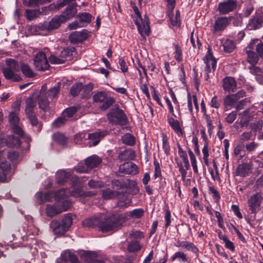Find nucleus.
I'll return each instance as SVG.
<instances>
[{
    "label": "nucleus",
    "instance_id": "1",
    "mask_svg": "<svg viewBox=\"0 0 263 263\" xmlns=\"http://www.w3.org/2000/svg\"><path fill=\"white\" fill-rule=\"evenodd\" d=\"M5 144L9 147H18L21 145L20 139L14 136H9L7 139H2L0 141V169L2 171V174L0 173V181L7 182L10 180L12 175L10 172V164L6 160H2L3 149L1 146Z\"/></svg>",
    "mask_w": 263,
    "mask_h": 263
},
{
    "label": "nucleus",
    "instance_id": "2",
    "mask_svg": "<svg viewBox=\"0 0 263 263\" xmlns=\"http://www.w3.org/2000/svg\"><path fill=\"white\" fill-rule=\"evenodd\" d=\"M46 85H43L38 96L39 108L44 112L49 110L51 102L57 97L60 89V84L58 83L48 90H46Z\"/></svg>",
    "mask_w": 263,
    "mask_h": 263
},
{
    "label": "nucleus",
    "instance_id": "3",
    "mask_svg": "<svg viewBox=\"0 0 263 263\" xmlns=\"http://www.w3.org/2000/svg\"><path fill=\"white\" fill-rule=\"evenodd\" d=\"M95 193L93 192H84L79 187H74L72 190L68 189H62L59 190L55 194V197L57 200V202H60L61 205L62 201L65 200L69 201L66 198V197L70 195L76 198H85L86 197H90L95 195Z\"/></svg>",
    "mask_w": 263,
    "mask_h": 263
},
{
    "label": "nucleus",
    "instance_id": "4",
    "mask_svg": "<svg viewBox=\"0 0 263 263\" xmlns=\"http://www.w3.org/2000/svg\"><path fill=\"white\" fill-rule=\"evenodd\" d=\"M124 217L121 214H115L101 221L100 229L103 232H108L120 228L124 223Z\"/></svg>",
    "mask_w": 263,
    "mask_h": 263
},
{
    "label": "nucleus",
    "instance_id": "5",
    "mask_svg": "<svg viewBox=\"0 0 263 263\" xmlns=\"http://www.w3.org/2000/svg\"><path fill=\"white\" fill-rule=\"evenodd\" d=\"M72 223V215L68 213L65 215L61 222L57 220L51 221L50 227L57 236L64 235L68 231Z\"/></svg>",
    "mask_w": 263,
    "mask_h": 263
},
{
    "label": "nucleus",
    "instance_id": "6",
    "mask_svg": "<svg viewBox=\"0 0 263 263\" xmlns=\"http://www.w3.org/2000/svg\"><path fill=\"white\" fill-rule=\"evenodd\" d=\"M6 67L2 68L4 76L7 80L14 82H19L21 77L15 73L19 71L20 66L18 63L14 59H8L6 60Z\"/></svg>",
    "mask_w": 263,
    "mask_h": 263
},
{
    "label": "nucleus",
    "instance_id": "7",
    "mask_svg": "<svg viewBox=\"0 0 263 263\" xmlns=\"http://www.w3.org/2000/svg\"><path fill=\"white\" fill-rule=\"evenodd\" d=\"M137 17L134 20L136 25L137 26L139 32L142 36L147 35L150 33V28L149 25V20L146 15H144L142 18L137 9H134Z\"/></svg>",
    "mask_w": 263,
    "mask_h": 263
},
{
    "label": "nucleus",
    "instance_id": "8",
    "mask_svg": "<svg viewBox=\"0 0 263 263\" xmlns=\"http://www.w3.org/2000/svg\"><path fill=\"white\" fill-rule=\"evenodd\" d=\"M61 203L62 205H61L60 202H56L55 204L53 205L47 204L46 208V215L50 217H54L58 214L67 211L70 206V202L66 200L62 201Z\"/></svg>",
    "mask_w": 263,
    "mask_h": 263
},
{
    "label": "nucleus",
    "instance_id": "9",
    "mask_svg": "<svg viewBox=\"0 0 263 263\" xmlns=\"http://www.w3.org/2000/svg\"><path fill=\"white\" fill-rule=\"evenodd\" d=\"M93 99L95 102L102 103L100 106L102 110L107 109L115 102L114 98L108 96L105 91L97 92L93 96Z\"/></svg>",
    "mask_w": 263,
    "mask_h": 263
},
{
    "label": "nucleus",
    "instance_id": "10",
    "mask_svg": "<svg viewBox=\"0 0 263 263\" xmlns=\"http://www.w3.org/2000/svg\"><path fill=\"white\" fill-rule=\"evenodd\" d=\"M108 118L112 124L123 125L126 124V117L119 108L112 109L108 114Z\"/></svg>",
    "mask_w": 263,
    "mask_h": 263
},
{
    "label": "nucleus",
    "instance_id": "11",
    "mask_svg": "<svg viewBox=\"0 0 263 263\" xmlns=\"http://www.w3.org/2000/svg\"><path fill=\"white\" fill-rule=\"evenodd\" d=\"M73 51L71 49L63 48L60 54L57 57L51 55L49 58L51 64H60L65 63L67 61L71 60L72 57Z\"/></svg>",
    "mask_w": 263,
    "mask_h": 263
},
{
    "label": "nucleus",
    "instance_id": "12",
    "mask_svg": "<svg viewBox=\"0 0 263 263\" xmlns=\"http://www.w3.org/2000/svg\"><path fill=\"white\" fill-rule=\"evenodd\" d=\"M263 25V12L256 10L255 14L250 19L247 24L249 30H256Z\"/></svg>",
    "mask_w": 263,
    "mask_h": 263
},
{
    "label": "nucleus",
    "instance_id": "13",
    "mask_svg": "<svg viewBox=\"0 0 263 263\" xmlns=\"http://www.w3.org/2000/svg\"><path fill=\"white\" fill-rule=\"evenodd\" d=\"M34 65L39 70H45L48 68V64L45 52H38L34 58Z\"/></svg>",
    "mask_w": 263,
    "mask_h": 263
},
{
    "label": "nucleus",
    "instance_id": "14",
    "mask_svg": "<svg viewBox=\"0 0 263 263\" xmlns=\"http://www.w3.org/2000/svg\"><path fill=\"white\" fill-rule=\"evenodd\" d=\"M105 219V215L102 213L98 214L94 216L85 219L83 221V226L85 228H94L99 227L101 223V221Z\"/></svg>",
    "mask_w": 263,
    "mask_h": 263
},
{
    "label": "nucleus",
    "instance_id": "15",
    "mask_svg": "<svg viewBox=\"0 0 263 263\" xmlns=\"http://www.w3.org/2000/svg\"><path fill=\"white\" fill-rule=\"evenodd\" d=\"M88 37V32L86 29L81 31H73L69 35L70 41L73 44H78L86 40Z\"/></svg>",
    "mask_w": 263,
    "mask_h": 263
},
{
    "label": "nucleus",
    "instance_id": "16",
    "mask_svg": "<svg viewBox=\"0 0 263 263\" xmlns=\"http://www.w3.org/2000/svg\"><path fill=\"white\" fill-rule=\"evenodd\" d=\"M108 134L107 131H98L95 133L89 134L87 139L89 140V146L97 145L105 136Z\"/></svg>",
    "mask_w": 263,
    "mask_h": 263
},
{
    "label": "nucleus",
    "instance_id": "17",
    "mask_svg": "<svg viewBox=\"0 0 263 263\" xmlns=\"http://www.w3.org/2000/svg\"><path fill=\"white\" fill-rule=\"evenodd\" d=\"M261 201V197L258 194H254L250 197L248 203L251 213H255L259 210Z\"/></svg>",
    "mask_w": 263,
    "mask_h": 263
},
{
    "label": "nucleus",
    "instance_id": "18",
    "mask_svg": "<svg viewBox=\"0 0 263 263\" xmlns=\"http://www.w3.org/2000/svg\"><path fill=\"white\" fill-rule=\"evenodd\" d=\"M236 6L235 0H227L218 4V11L222 14H226L232 11Z\"/></svg>",
    "mask_w": 263,
    "mask_h": 263
},
{
    "label": "nucleus",
    "instance_id": "19",
    "mask_svg": "<svg viewBox=\"0 0 263 263\" xmlns=\"http://www.w3.org/2000/svg\"><path fill=\"white\" fill-rule=\"evenodd\" d=\"M231 17L226 16L219 17L215 21L214 30L215 32H221L230 23Z\"/></svg>",
    "mask_w": 263,
    "mask_h": 263
},
{
    "label": "nucleus",
    "instance_id": "20",
    "mask_svg": "<svg viewBox=\"0 0 263 263\" xmlns=\"http://www.w3.org/2000/svg\"><path fill=\"white\" fill-rule=\"evenodd\" d=\"M119 172L125 174L135 175L138 173V168L135 163L126 162L119 166Z\"/></svg>",
    "mask_w": 263,
    "mask_h": 263
},
{
    "label": "nucleus",
    "instance_id": "21",
    "mask_svg": "<svg viewBox=\"0 0 263 263\" xmlns=\"http://www.w3.org/2000/svg\"><path fill=\"white\" fill-rule=\"evenodd\" d=\"M77 4L76 3H72L69 5L64 11L60 15L65 22L72 18L77 13Z\"/></svg>",
    "mask_w": 263,
    "mask_h": 263
},
{
    "label": "nucleus",
    "instance_id": "22",
    "mask_svg": "<svg viewBox=\"0 0 263 263\" xmlns=\"http://www.w3.org/2000/svg\"><path fill=\"white\" fill-rule=\"evenodd\" d=\"M144 210L142 208L135 209L132 211L121 214V216L124 217V222L126 221L128 218L133 219H140L143 215Z\"/></svg>",
    "mask_w": 263,
    "mask_h": 263
},
{
    "label": "nucleus",
    "instance_id": "23",
    "mask_svg": "<svg viewBox=\"0 0 263 263\" xmlns=\"http://www.w3.org/2000/svg\"><path fill=\"white\" fill-rule=\"evenodd\" d=\"M203 61L206 65L205 68V72H211L212 71H215L216 68V60L213 55L208 53L203 58Z\"/></svg>",
    "mask_w": 263,
    "mask_h": 263
},
{
    "label": "nucleus",
    "instance_id": "24",
    "mask_svg": "<svg viewBox=\"0 0 263 263\" xmlns=\"http://www.w3.org/2000/svg\"><path fill=\"white\" fill-rule=\"evenodd\" d=\"M236 86V82L233 78L227 77L223 79L222 87L226 91L234 92Z\"/></svg>",
    "mask_w": 263,
    "mask_h": 263
},
{
    "label": "nucleus",
    "instance_id": "25",
    "mask_svg": "<svg viewBox=\"0 0 263 263\" xmlns=\"http://www.w3.org/2000/svg\"><path fill=\"white\" fill-rule=\"evenodd\" d=\"M249 49H255L257 55L263 58V42L257 39L252 40L248 45Z\"/></svg>",
    "mask_w": 263,
    "mask_h": 263
},
{
    "label": "nucleus",
    "instance_id": "26",
    "mask_svg": "<svg viewBox=\"0 0 263 263\" xmlns=\"http://www.w3.org/2000/svg\"><path fill=\"white\" fill-rule=\"evenodd\" d=\"M81 258L87 263H105L99 259V256L95 252H84L81 255Z\"/></svg>",
    "mask_w": 263,
    "mask_h": 263
},
{
    "label": "nucleus",
    "instance_id": "27",
    "mask_svg": "<svg viewBox=\"0 0 263 263\" xmlns=\"http://www.w3.org/2000/svg\"><path fill=\"white\" fill-rule=\"evenodd\" d=\"M61 15L55 16L48 23L45 24L44 28L47 30H53L58 28L61 24L65 22Z\"/></svg>",
    "mask_w": 263,
    "mask_h": 263
},
{
    "label": "nucleus",
    "instance_id": "28",
    "mask_svg": "<svg viewBox=\"0 0 263 263\" xmlns=\"http://www.w3.org/2000/svg\"><path fill=\"white\" fill-rule=\"evenodd\" d=\"M175 246L194 253H197L199 251L198 248L193 243L188 241H178Z\"/></svg>",
    "mask_w": 263,
    "mask_h": 263
},
{
    "label": "nucleus",
    "instance_id": "29",
    "mask_svg": "<svg viewBox=\"0 0 263 263\" xmlns=\"http://www.w3.org/2000/svg\"><path fill=\"white\" fill-rule=\"evenodd\" d=\"M101 159L97 155H92L86 159L85 165L87 168L91 169L97 167L101 162Z\"/></svg>",
    "mask_w": 263,
    "mask_h": 263
},
{
    "label": "nucleus",
    "instance_id": "30",
    "mask_svg": "<svg viewBox=\"0 0 263 263\" xmlns=\"http://www.w3.org/2000/svg\"><path fill=\"white\" fill-rule=\"evenodd\" d=\"M53 196V194L51 193L43 194L42 192H38L35 194L36 201L39 204H42L45 202L51 201Z\"/></svg>",
    "mask_w": 263,
    "mask_h": 263
},
{
    "label": "nucleus",
    "instance_id": "31",
    "mask_svg": "<svg viewBox=\"0 0 263 263\" xmlns=\"http://www.w3.org/2000/svg\"><path fill=\"white\" fill-rule=\"evenodd\" d=\"M132 200L128 198L126 194H122L118 197L117 202V206L120 208H126L128 207L131 203Z\"/></svg>",
    "mask_w": 263,
    "mask_h": 263
},
{
    "label": "nucleus",
    "instance_id": "32",
    "mask_svg": "<svg viewBox=\"0 0 263 263\" xmlns=\"http://www.w3.org/2000/svg\"><path fill=\"white\" fill-rule=\"evenodd\" d=\"M70 172H66L64 170L58 171L56 174V180L58 183L62 184L66 181L71 176Z\"/></svg>",
    "mask_w": 263,
    "mask_h": 263
},
{
    "label": "nucleus",
    "instance_id": "33",
    "mask_svg": "<svg viewBox=\"0 0 263 263\" xmlns=\"http://www.w3.org/2000/svg\"><path fill=\"white\" fill-rule=\"evenodd\" d=\"M78 18L80 24L83 25V27L86 26L91 21L92 15L87 12L80 13L78 15Z\"/></svg>",
    "mask_w": 263,
    "mask_h": 263
},
{
    "label": "nucleus",
    "instance_id": "34",
    "mask_svg": "<svg viewBox=\"0 0 263 263\" xmlns=\"http://www.w3.org/2000/svg\"><path fill=\"white\" fill-rule=\"evenodd\" d=\"M135 157V153L134 151L129 149L125 150L121 152L118 158L122 161H124L128 160H132Z\"/></svg>",
    "mask_w": 263,
    "mask_h": 263
},
{
    "label": "nucleus",
    "instance_id": "35",
    "mask_svg": "<svg viewBox=\"0 0 263 263\" xmlns=\"http://www.w3.org/2000/svg\"><path fill=\"white\" fill-rule=\"evenodd\" d=\"M36 104V101L32 98H29L26 99L25 111L27 116L35 113L34 108Z\"/></svg>",
    "mask_w": 263,
    "mask_h": 263
},
{
    "label": "nucleus",
    "instance_id": "36",
    "mask_svg": "<svg viewBox=\"0 0 263 263\" xmlns=\"http://www.w3.org/2000/svg\"><path fill=\"white\" fill-rule=\"evenodd\" d=\"M253 49H249L248 46L246 47V53L247 54V61L251 64V65H255L258 62V55L256 54L253 51Z\"/></svg>",
    "mask_w": 263,
    "mask_h": 263
},
{
    "label": "nucleus",
    "instance_id": "37",
    "mask_svg": "<svg viewBox=\"0 0 263 263\" xmlns=\"http://www.w3.org/2000/svg\"><path fill=\"white\" fill-rule=\"evenodd\" d=\"M167 120L169 125L177 134L178 135L182 134V130L180 123L178 120L174 119L172 117L168 118Z\"/></svg>",
    "mask_w": 263,
    "mask_h": 263
},
{
    "label": "nucleus",
    "instance_id": "38",
    "mask_svg": "<svg viewBox=\"0 0 263 263\" xmlns=\"http://www.w3.org/2000/svg\"><path fill=\"white\" fill-rule=\"evenodd\" d=\"M63 260L70 261L72 263H80L77 257L69 251H65L61 255Z\"/></svg>",
    "mask_w": 263,
    "mask_h": 263
},
{
    "label": "nucleus",
    "instance_id": "39",
    "mask_svg": "<svg viewBox=\"0 0 263 263\" xmlns=\"http://www.w3.org/2000/svg\"><path fill=\"white\" fill-rule=\"evenodd\" d=\"M239 118L240 119V124L241 127L247 126L249 123L250 118V115L249 109H246L245 111L239 114Z\"/></svg>",
    "mask_w": 263,
    "mask_h": 263
},
{
    "label": "nucleus",
    "instance_id": "40",
    "mask_svg": "<svg viewBox=\"0 0 263 263\" xmlns=\"http://www.w3.org/2000/svg\"><path fill=\"white\" fill-rule=\"evenodd\" d=\"M51 0H23V4L27 7H37L40 5L47 2H50Z\"/></svg>",
    "mask_w": 263,
    "mask_h": 263
},
{
    "label": "nucleus",
    "instance_id": "41",
    "mask_svg": "<svg viewBox=\"0 0 263 263\" xmlns=\"http://www.w3.org/2000/svg\"><path fill=\"white\" fill-rule=\"evenodd\" d=\"M178 153L180 157L182 159L184 163V166L186 170H189L190 164L188 160V157L185 151H183L180 145H178Z\"/></svg>",
    "mask_w": 263,
    "mask_h": 263
},
{
    "label": "nucleus",
    "instance_id": "42",
    "mask_svg": "<svg viewBox=\"0 0 263 263\" xmlns=\"http://www.w3.org/2000/svg\"><path fill=\"white\" fill-rule=\"evenodd\" d=\"M172 261H175L178 259L179 262H186L188 261L186 255L182 251L176 252L171 257Z\"/></svg>",
    "mask_w": 263,
    "mask_h": 263
},
{
    "label": "nucleus",
    "instance_id": "43",
    "mask_svg": "<svg viewBox=\"0 0 263 263\" xmlns=\"http://www.w3.org/2000/svg\"><path fill=\"white\" fill-rule=\"evenodd\" d=\"M175 161L177 167H178L179 173L181 174L182 179L184 181L186 177L187 170H186L185 166L183 165V162L178 158H176Z\"/></svg>",
    "mask_w": 263,
    "mask_h": 263
},
{
    "label": "nucleus",
    "instance_id": "44",
    "mask_svg": "<svg viewBox=\"0 0 263 263\" xmlns=\"http://www.w3.org/2000/svg\"><path fill=\"white\" fill-rule=\"evenodd\" d=\"M223 50L226 53H231L235 49V46L233 41L227 39L223 43Z\"/></svg>",
    "mask_w": 263,
    "mask_h": 263
},
{
    "label": "nucleus",
    "instance_id": "45",
    "mask_svg": "<svg viewBox=\"0 0 263 263\" xmlns=\"http://www.w3.org/2000/svg\"><path fill=\"white\" fill-rule=\"evenodd\" d=\"M26 16L27 18L30 21L32 20L41 14V12L39 9L36 10H29L26 9L25 11Z\"/></svg>",
    "mask_w": 263,
    "mask_h": 263
},
{
    "label": "nucleus",
    "instance_id": "46",
    "mask_svg": "<svg viewBox=\"0 0 263 263\" xmlns=\"http://www.w3.org/2000/svg\"><path fill=\"white\" fill-rule=\"evenodd\" d=\"M52 138L53 140L61 145H64L67 142L66 137L62 134L55 133L53 135Z\"/></svg>",
    "mask_w": 263,
    "mask_h": 263
},
{
    "label": "nucleus",
    "instance_id": "47",
    "mask_svg": "<svg viewBox=\"0 0 263 263\" xmlns=\"http://www.w3.org/2000/svg\"><path fill=\"white\" fill-rule=\"evenodd\" d=\"M219 237L221 240L223 241L225 243V247L226 248L233 252L235 251V247L234 243L228 239L226 235L219 234Z\"/></svg>",
    "mask_w": 263,
    "mask_h": 263
},
{
    "label": "nucleus",
    "instance_id": "48",
    "mask_svg": "<svg viewBox=\"0 0 263 263\" xmlns=\"http://www.w3.org/2000/svg\"><path fill=\"white\" fill-rule=\"evenodd\" d=\"M121 139L122 142L127 145H133L135 143L134 137L130 134L124 135Z\"/></svg>",
    "mask_w": 263,
    "mask_h": 263
},
{
    "label": "nucleus",
    "instance_id": "49",
    "mask_svg": "<svg viewBox=\"0 0 263 263\" xmlns=\"http://www.w3.org/2000/svg\"><path fill=\"white\" fill-rule=\"evenodd\" d=\"M141 246L138 240H132L128 245L127 250L130 252H134L140 249Z\"/></svg>",
    "mask_w": 263,
    "mask_h": 263
},
{
    "label": "nucleus",
    "instance_id": "50",
    "mask_svg": "<svg viewBox=\"0 0 263 263\" xmlns=\"http://www.w3.org/2000/svg\"><path fill=\"white\" fill-rule=\"evenodd\" d=\"M93 86L91 84H87L85 86L82 85L81 90L82 91V95L84 98H89L91 94Z\"/></svg>",
    "mask_w": 263,
    "mask_h": 263
},
{
    "label": "nucleus",
    "instance_id": "51",
    "mask_svg": "<svg viewBox=\"0 0 263 263\" xmlns=\"http://www.w3.org/2000/svg\"><path fill=\"white\" fill-rule=\"evenodd\" d=\"M21 70L24 75L26 77L31 78L34 76L32 69L27 64H23L22 65Z\"/></svg>",
    "mask_w": 263,
    "mask_h": 263
},
{
    "label": "nucleus",
    "instance_id": "52",
    "mask_svg": "<svg viewBox=\"0 0 263 263\" xmlns=\"http://www.w3.org/2000/svg\"><path fill=\"white\" fill-rule=\"evenodd\" d=\"M118 195V192L113 191L110 189L103 191L102 197L105 199H110L116 197Z\"/></svg>",
    "mask_w": 263,
    "mask_h": 263
},
{
    "label": "nucleus",
    "instance_id": "53",
    "mask_svg": "<svg viewBox=\"0 0 263 263\" xmlns=\"http://www.w3.org/2000/svg\"><path fill=\"white\" fill-rule=\"evenodd\" d=\"M237 101L233 95L227 96L223 101V104L226 108L232 106Z\"/></svg>",
    "mask_w": 263,
    "mask_h": 263
},
{
    "label": "nucleus",
    "instance_id": "54",
    "mask_svg": "<svg viewBox=\"0 0 263 263\" xmlns=\"http://www.w3.org/2000/svg\"><path fill=\"white\" fill-rule=\"evenodd\" d=\"M68 4L67 0H59L56 4H52L50 5L49 9L50 10H53L54 9L58 10Z\"/></svg>",
    "mask_w": 263,
    "mask_h": 263
},
{
    "label": "nucleus",
    "instance_id": "55",
    "mask_svg": "<svg viewBox=\"0 0 263 263\" xmlns=\"http://www.w3.org/2000/svg\"><path fill=\"white\" fill-rule=\"evenodd\" d=\"M170 20L171 24L174 26H178L180 24V14L179 10L176 12V21H174V16H171V14H169Z\"/></svg>",
    "mask_w": 263,
    "mask_h": 263
},
{
    "label": "nucleus",
    "instance_id": "56",
    "mask_svg": "<svg viewBox=\"0 0 263 263\" xmlns=\"http://www.w3.org/2000/svg\"><path fill=\"white\" fill-rule=\"evenodd\" d=\"M17 112H11L9 116V119L10 123L13 126L17 125L19 122V118L18 117Z\"/></svg>",
    "mask_w": 263,
    "mask_h": 263
},
{
    "label": "nucleus",
    "instance_id": "57",
    "mask_svg": "<svg viewBox=\"0 0 263 263\" xmlns=\"http://www.w3.org/2000/svg\"><path fill=\"white\" fill-rule=\"evenodd\" d=\"M175 48L174 58L177 62H179L182 60V50L181 47L178 45H175Z\"/></svg>",
    "mask_w": 263,
    "mask_h": 263
},
{
    "label": "nucleus",
    "instance_id": "58",
    "mask_svg": "<svg viewBox=\"0 0 263 263\" xmlns=\"http://www.w3.org/2000/svg\"><path fill=\"white\" fill-rule=\"evenodd\" d=\"M82 88V84L81 83H78L73 85L70 89L71 94L73 96H77L81 90Z\"/></svg>",
    "mask_w": 263,
    "mask_h": 263
},
{
    "label": "nucleus",
    "instance_id": "59",
    "mask_svg": "<svg viewBox=\"0 0 263 263\" xmlns=\"http://www.w3.org/2000/svg\"><path fill=\"white\" fill-rule=\"evenodd\" d=\"M86 136L84 133H79L76 135L74 138V142L79 144L82 143L83 141L86 139Z\"/></svg>",
    "mask_w": 263,
    "mask_h": 263
},
{
    "label": "nucleus",
    "instance_id": "60",
    "mask_svg": "<svg viewBox=\"0 0 263 263\" xmlns=\"http://www.w3.org/2000/svg\"><path fill=\"white\" fill-rule=\"evenodd\" d=\"M66 122V119L64 117H59L57 118L52 123V125L53 127L57 128L64 125Z\"/></svg>",
    "mask_w": 263,
    "mask_h": 263
},
{
    "label": "nucleus",
    "instance_id": "61",
    "mask_svg": "<svg viewBox=\"0 0 263 263\" xmlns=\"http://www.w3.org/2000/svg\"><path fill=\"white\" fill-rule=\"evenodd\" d=\"M76 112V108L74 107L68 108L64 110L63 115L64 118L71 117Z\"/></svg>",
    "mask_w": 263,
    "mask_h": 263
},
{
    "label": "nucleus",
    "instance_id": "62",
    "mask_svg": "<svg viewBox=\"0 0 263 263\" xmlns=\"http://www.w3.org/2000/svg\"><path fill=\"white\" fill-rule=\"evenodd\" d=\"M236 117L237 111H233L227 115V116L226 117L225 120L228 123L231 124L234 121L236 118Z\"/></svg>",
    "mask_w": 263,
    "mask_h": 263
},
{
    "label": "nucleus",
    "instance_id": "63",
    "mask_svg": "<svg viewBox=\"0 0 263 263\" xmlns=\"http://www.w3.org/2000/svg\"><path fill=\"white\" fill-rule=\"evenodd\" d=\"M129 235L130 239H133L135 240H138V239H140L141 237H143L142 234L140 232L137 231H133L130 232Z\"/></svg>",
    "mask_w": 263,
    "mask_h": 263
},
{
    "label": "nucleus",
    "instance_id": "64",
    "mask_svg": "<svg viewBox=\"0 0 263 263\" xmlns=\"http://www.w3.org/2000/svg\"><path fill=\"white\" fill-rule=\"evenodd\" d=\"M250 102V100L249 99L246 98L240 101L237 104L236 106V109L237 110H240L244 108V106H246L247 103Z\"/></svg>",
    "mask_w": 263,
    "mask_h": 263
}]
</instances>
